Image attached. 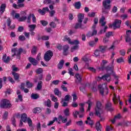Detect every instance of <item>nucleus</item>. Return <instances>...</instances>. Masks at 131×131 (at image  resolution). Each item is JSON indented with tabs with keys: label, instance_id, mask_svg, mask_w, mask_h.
Returning a JSON list of instances; mask_svg holds the SVG:
<instances>
[{
	"label": "nucleus",
	"instance_id": "a19ab883",
	"mask_svg": "<svg viewBox=\"0 0 131 131\" xmlns=\"http://www.w3.org/2000/svg\"><path fill=\"white\" fill-rule=\"evenodd\" d=\"M106 49H107V46H100L99 47V51L102 53H104L105 51H106Z\"/></svg>",
	"mask_w": 131,
	"mask_h": 131
},
{
	"label": "nucleus",
	"instance_id": "603ef678",
	"mask_svg": "<svg viewBox=\"0 0 131 131\" xmlns=\"http://www.w3.org/2000/svg\"><path fill=\"white\" fill-rule=\"evenodd\" d=\"M27 121L29 126H32V121L30 118H28Z\"/></svg>",
	"mask_w": 131,
	"mask_h": 131
},
{
	"label": "nucleus",
	"instance_id": "b1692460",
	"mask_svg": "<svg viewBox=\"0 0 131 131\" xmlns=\"http://www.w3.org/2000/svg\"><path fill=\"white\" fill-rule=\"evenodd\" d=\"M58 120L59 121H62L63 123H66L67 122V118L62 116H59Z\"/></svg>",
	"mask_w": 131,
	"mask_h": 131
},
{
	"label": "nucleus",
	"instance_id": "0e129e2a",
	"mask_svg": "<svg viewBox=\"0 0 131 131\" xmlns=\"http://www.w3.org/2000/svg\"><path fill=\"white\" fill-rule=\"evenodd\" d=\"M64 101L68 102L69 100H70V95H66L64 97V99H63Z\"/></svg>",
	"mask_w": 131,
	"mask_h": 131
},
{
	"label": "nucleus",
	"instance_id": "bb28decb",
	"mask_svg": "<svg viewBox=\"0 0 131 131\" xmlns=\"http://www.w3.org/2000/svg\"><path fill=\"white\" fill-rule=\"evenodd\" d=\"M21 119L24 122H27V115L26 114H23L21 115Z\"/></svg>",
	"mask_w": 131,
	"mask_h": 131
},
{
	"label": "nucleus",
	"instance_id": "72a5a7b5",
	"mask_svg": "<svg viewBox=\"0 0 131 131\" xmlns=\"http://www.w3.org/2000/svg\"><path fill=\"white\" fill-rule=\"evenodd\" d=\"M64 66V60H61L60 61L58 64V69H61L63 68V66Z\"/></svg>",
	"mask_w": 131,
	"mask_h": 131
},
{
	"label": "nucleus",
	"instance_id": "7ed1b4c3",
	"mask_svg": "<svg viewBox=\"0 0 131 131\" xmlns=\"http://www.w3.org/2000/svg\"><path fill=\"white\" fill-rule=\"evenodd\" d=\"M95 114L97 116L101 117V115L103 114V106H102V103L100 101L96 102V105L95 109Z\"/></svg>",
	"mask_w": 131,
	"mask_h": 131
},
{
	"label": "nucleus",
	"instance_id": "c756f323",
	"mask_svg": "<svg viewBox=\"0 0 131 131\" xmlns=\"http://www.w3.org/2000/svg\"><path fill=\"white\" fill-rule=\"evenodd\" d=\"M73 45H75V46L72 47L71 48V52H73L74 51H76V50H78V44H73Z\"/></svg>",
	"mask_w": 131,
	"mask_h": 131
},
{
	"label": "nucleus",
	"instance_id": "4c0bfd02",
	"mask_svg": "<svg viewBox=\"0 0 131 131\" xmlns=\"http://www.w3.org/2000/svg\"><path fill=\"white\" fill-rule=\"evenodd\" d=\"M37 74H40L43 72V70L41 68L37 69L35 71Z\"/></svg>",
	"mask_w": 131,
	"mask_h": 131
},
{
	"label": "nucleus",
	"instance_id": "338daca9",
	"mask_svg": "<svg viewBox=\"0 0 131 131\" xmlns=\"http://www.w3.org/2000/svg\"><path fill=\"white\" fill-rule=\"evenodd\" d=\"M96 15V13L95 12H91L88 13L89 17H95Z\"/></svg>",
	"mask_w": 131,
	"mask_h": 131
},
{
	"label": "nucleus",
	"instance_id": "393cba45",
	"mask_svg": "<svg viewBox=\"0 0 131 131\" xmlns=\"http://www.w3.org/2000/svg\"><path fill=\"white\" fill-rule=\"evenodd\" d=\"M31 52L32 55H36V53H37V47L35 46H33Z\"/></svg>",
	"mask_w": 131,
	"mask_h": 131
},
{
	"label": "nucleus",
	"instance_id": "c85d7f7f",
	"mask_svg": "<svg viewBox=\"0 0 131 131\" xmlns=\"http://www.w3.org/2000/svg\"><path fill=\"white\" fill-rule=\"evenodd\" d=\"M42 89V81H39L37 85L36 89L38 91H40Z\"/></svg>",
	"mask_w": 131,
	"mask_h": 131
},
{
	"label": "nucleus",
	"instance_id": "423d86ee",
	"mask_svg": "<svg viewBox=\"0 0 131 131\" xmlns=\"http://www.w3.org/2000/svg\"><path fill=\"white\" fill-rule=\"evenodd\" d=\"M40 56H41V53H39L36 57V60L35 58H32L31 57H29L28 60L30 63H31L33 66H36L38 64V61L40 60L39 58H40Z\"/></svg>",
	"mask_w": 131,
	"mask_h": 131
},
{
	"label": "nucleus",
	"instance_id": "9d476101",
	"mask_svg": "<svg viewBox=\"0 0 131 131\" xmlns=\"http://www.w3.org/2000/svg\"><path fill=\"white\" fill-rule=\"evenodd\" d=\"M126 37L125 40L126 42H128L129 46H131V39H130V35H131V30H128L126 32Z\"/></svg>",
	"mask_w": 131,
	"mask_h": 131
},
{
	"label": "nucleus",
	"instance_id": "f704fd0d",
	"mask_svg": "<svg viewBox=\"0 0 131 131\" xmlns=\"http://www.w3.org/2000/svg\"><path fill=\"white\" fill-rule=\"evenodd\" d=\"M60 103L62 104L63 107H66L67 106H68V103L66 102V101L64 100V98L61 99Z\"/></svg>",
	"mask_w": 131,
	"mask_h": 131
},
{
	"label": "nucleus",
	"instance_id": "79ce46f5",
	"mask_svg": "<svg viewBox=\"0 0 131 131\" xmlns=\"http://www.w3.org/2000/svg\"><path fill=\"white\" fill-rule=\"evenodd\" d=\"M74 7L76 9H80V7H81V4H80V2H76L74 4Z\"/></svg>",
	"mask_w": 131,
	"mask_h": 131
},
{
	"label": "nucleus",
	"instance_id": "ddd939ff",
	"mask_svg": "<svg viewBox=\"0 0 131 131\" xmlns=\"http://www.w3.org/2000/svg\"><path fill=\"white\" fill-rule=\"evenodd\" d=\"M54 93L55 96H57L58 98H61L62 97V92L59 90V89L55 88L54 90Z\"/></svg>",
	"mask_w": 131,
	"mask_h": 131
},
{
	"label": "nucleus",
	"instance_id": "69168bd1",
	"mask_svg": "<svg viewBox=\"0 0 131 131\" xmlns=\"http://www.w3.org/2000/svg\"><path fill=\"white\" fill-rule=\"evenodd\" d=\"M64 113L66 116L69 115V108H67L64 110Z\"/></svg>",
	"mask_w": 131,
	"mask_h": 131
},
{
	"label": "nucleus",
	"instance_id": "f257e3e1",
	"mask_svg": "<svg viewBox=\"0 0 131 131\" xmlns=\"http://www.w3.org/2000/svg\"><path fill=\"white\" fill-rule=\"evenodd\" d=\"M106 71L107 74L102 76V77H99V80L103 79V80H106L107 82H110V80L111 78L110 77V75L113 73V66L110 67L107 66L106 67Z\"/></svg>",
	"mask_w": 131,
	"mask_h": 131
},
{
	"label": "nucleus",
	"instance_id": "aec40b11",
	"mask_svg": "<svg viewBox=\"0 0 131 131\" xmlns=\"http://www.w3.org/2000/svg\"><path fill=\"white\" fill-rule=\"evenodd\" d=\"M7 7L6 4H2L0 7V12L2 14H4L5 11H6V8Z\"/></svg>",
	"mask_w": 131,
	"mask_h": 131
},
{
	"label": "nucleus",
	"instance_id": "2f4dec72",
	"mask_svg": "<svg viewBox=\"0 0 131 131\" xmlns=\"http://www.w3.org/2000/svg\"><path fill=\"white\" fill-rule=\"evenodd\" d=\"M31 98L33 100H36L39 98V96L37 94L32 93L31 95Z\"/></svg>",
	"mask_w": 131,
	"mask_h": 131
},
{
	"label": "nucleus",
	"instance_id": "49530a36",
	"mask_svg": "<svg viewBox=\"0 0 131 131\" xmlns=\"http://www.w3.org/2000/svg\"><path fill=\"white\" fill-rule=\"evenodd\" d=\"M69 74L72 76H74V73L73 72V70L72 68H69L68 69Z\"/></svg>",
	"mask_w": 131,
	"mask_h": 131
},
{
	"label": "nucleus",
	"instance_id": "774afa93",
	"mask_svg": "<svg viewBox=\"0 0 131 131\" xmlns=\"http://www.w3.org/2000/svg\"><path fill=\"white\" fill-rule=\"evenodd\" d=\"M18 9H20V8H24L25 5L24 3H18Z\"/></svg>",
	"mask_w": 131,
	"mask_h": 131
},
{
	"label": "nucleus",
	"instance_id": "bf43d9fd",
	"mask_svg": "<svg viewBox=\"0 0 131 131\" xmlns=\"http://www.w3.org/2000/svg\"><path fill=\"white\" fill-rule=\"evenodd\" d=\"M32 18L33 23H36V17H35V15L34 14H32Z\"/></svg>",
	"mask_w": 131,
	"mask_h": 131
},
{
	"label": "nucleus",
	"instance_id": "c9c22d12",
	"mask_svg": "<svg viewBox=\"0 0 131 131\" xmlns=\"http://www.w3.org/2000/svg\"><path fill=\"white\" fill-rule=\"evenodd\" d=\"M41 112V108L40 107H36L34 108L33 112L35 114H36V113H39V112Z\"/></svg>",
	"mask_w": 131,
	"mask_h": 131
},
{
	"label": "nucleus",
	"instance_id": "20e7f679",
	"mask_svg": "<svg viewBox=\"0 0 131 131\" xmlns=\"http://www.w3.org/2000/svg\"><path fill=\"white\" fill-rule=\"evenodd\" d=\"M111 1L110 0H104L102 2V5L104 9H102L103 13L107 14L108 13V10L111 9Z\"/></svg>",
	"mask_w": 131,
	"mask_h": 131
},
{
	"label": "nucleus",
	"instance_id": "052dcab7",
	"mask_svg": "<svg viewBox=\"0 0 131 131\" xmlns=\"http://www.w3.org/2000/svg\"><path fill=\"white\" fill-rule=\"evenodd\" d=\"M82 60H83V61H84V62H85V63H88V62H90V61H91V59L84 57L82 58Z\"/></svg>",
	"mask_w": 131,
	"mask_h": 131
},
{
	"label": "nucleus",
	"instance_id": "e2e57ef3",
	"mask_svg": "<svg viewBox=\"0 0 131 131\" xmlns=\"http://www.w3.org/2000/svg\"><path fill=\"white\" fill-rule=\"evenodd\" d=\"M8 80L11 82V83H15V81L14 80V79L12 78V77H8Z\"/></svg>",
	"mask_w": 131,
	"mask_h": 131
},
{
	"label": "nucleus",
	"instance_id": "13d9d810",
	"mask_svg": "<svg viewBox=\"0 0 131 131\" xmlns=\"http://www.w3.org/2000/svg\"><path fill=\"white\" fill-rule=\"evenodd\" d=\"M8 115H9V112L7 111H6L3 115V119H4L5 120L7 119V118L8 117Z\"/></svg>",
	"mask_w": 131,
	"mask_h": 131
},
{
	"label": "nucleus",
	"instance_id": "5701e85b",
	"mask_svg": "<svg viewBox=\"0 0 131 131\" xmlns=\"http://www.w3.org/2000/svg\"><path fill=\"white\" fill-rule=\"evenodd\" d=\"M107 63H108V61L103 60L102 63H101V67H99L98 69L100 70H103L104 67L106 65V64H107Z\"/></svg>",
	"mask_w": 131,
	"mask_h": 131
},
{
	"label": "nucleus",
	"instance_id": "ea45409f",
	"mask_svg": "<svg viewBox=\"0 0 131 131\" xmlns=\"http://www.w3.org/2000/svg\"><path fill=\"white\" fill-rule=\"evenodd\" d=\"M86 103L88 104L87 111H90V110H91V107H92V105H93V102L91 101V100H88Z\"/></svg>",
	"mask_w": 131,
	"mask_h": 131
},
{
	"label": "nucleus",
	"instance_id": "09e8293b",
	"mask_svg": "<svg viewBox=\"0 0 131 131\" xmlns=\"http://www.w3.org/2000/svg\"><path fill=\"white\" fill-rule=\"evenodd\" d=\"M105 129L106 131H113V127H112V126H106Z\"/></svg>",
	"mask_w": 131,
	"mask_h": 131
},
{
	"label": "nucleus",
	"instance_id": "4d7b16f0",
	"mask_svg": "<svg viewBox=\"0 0 131 131\" xmlns=\"http://www.w3.org/2000/svg\"><path fill=\"white\" fill-rule=\"evenodd\" d=\"M60 82V81L59 80H54L52 82V84H54L55 85H57L59 84V83Z\"/></svg>",
	"mask_w": 131,
	"mask_h": 131
},
{
	"label": "nucleus",
	"instance_id": "1a4fd4ad",
	"mask_svg": "<svg viewBox=\"0 0 131 131\" xmlns=\"http://www.w3.org/2000/svg\"><path fill=\"white\" fill-rule=\"evenodd\" d=\"M121 24V20L119 19L115 20L114 23L113 24L108 25L110 28H113V29H116V28H119Z\"/></svg>",
	"mask_w": 131,
	"mask_h": 131
},
{
	"label": "nucleus",
	"instance_id": "c03bdc74",
	"mask_svg": "<svg viewBox=\"0 0 131 131\" xmlns=\"http://www.w3.org/2000/svg\"><path fill=\"white\" fill-rule=\"evenodd\" d=\"M79 114V112L75 110L73 112V115L75 118H77V116Z\"/></svg>",
	"mask_w": 131,
	"mask_h": 131
},
{
	"label": "nucleus",
	"instance_id": "6ab92c4d",
	"mask_svg": "<svg viewBox=\"0 0 131 131\" xmlns=\"http://www.w3.org/2000/svg\"><path fill=\"white\" fill-rule=\"evenodd\" d=\"M50 16L53 17V16H54V15H55V13H56V12L54 10V6L50 5Z\"/></svg>",
	"mask_w": 131,
	"mask_h": 131
},
{
	"label": "nucleus",
	"instance_id": "58836bf2",
	"mask_svg": "<svg viewBox=\"0 0 131 131\" xmlns=\"http://www.w3.org/2000/svg\"><path fill=\"white\" fill-rule=\"evenodd\" d=\"M26 86L28 89H31L33 86V84L28 81L26 82Z\"/></svg>",
	"mask_w": 131,
	"mask_h": 131
},
{
	"label": "nucleus",
	"instance_id": "a18cd8bd",
	"mask_svg": "<svg viewBox=\"0 0 131 131\" xmlns=\"http://www.w3.org/2000/svg\"><path fill=\"white\" fill-rule=\"evenodd\" d=\"M40 23L42 25V26H47V25H48V24H49V23L45 20H40Z\"/></svg>",
	"mask_w": 131,
	"mask_h": 131
},
{
	"label": "nucleus",
	"instance_id": "9b49d317",
	"mask_svg": "<svg viewBox=\"0 0 131 131\" xmlns=\"http://www.w3.org/2000/svg\"><path fill=\"white\" fill-rule=\"evenodd\" d=\"M47 12H50V10L48 7H45L43 8L42 10L39 9L38 10V12L40 14V15H42V16L46 15V13H47Z\"/></svg>",
	"mask_w": 131,
	"mask_h": 131
},
{
	"label": "nucleus",
	"instance_id": "f03ea898",
	"mask_svg": "<svg viewBox=\"0 0 131 131\" xmlns=\"http://www.w3.org/2000/svg\"><path fill=\"white\" fill-rule=\"evenodd\" d=\"M105 17L102 16L100 20L99 23L101 24V30L98 32V34H102V33H105L106 32V30L108 29V26H106V21H105Z\"/></svg>",
	"mask_w": 131,
	"mask_h": 131
},
{
	"label": "nucleus",
	"instance_id": "8fccbe9b",
	"mask_svg": "<svg viewBox=\"0 0 131 131\" xmlns=\"http://www.w3.org/2000/svg\"><path fill=\"white\" fill-rule=\"evenodd\" d=\"M42 40H49L50 39V36H41Z\"/></svg>",
	"mask_w": 131,
	"mask_h": 131
},
{
	"label": "nucleus",
	"instance_id": "864d4df0",
	"mask_svg": "<svg viewBox=\"0 0 131 131\" xmlns=\"http://www.w3.org/2000/svg\"><path fill=\"white\" fill-rule=\"evenodd\" d=\"M12 124H13L14 126H16V119H15V117L13 116L12 118H11Z\"/></svg>",
	"mask_w": 131,
	"mask_h": 131
},
{
	"label": "nucleus",
	"instance_id": "39448f33",
	"mask_svg": "<svg viewBox=\"0 0 131 131\" xmlns=\"http://www.w3.org/2000/svg\"><path fill=\"white\" fill-rule=\"evenodd\" d=\"M0 107L3 109H10L12 107V103L9 100L4 99L1 101Z\"/></svg>",
	"mask_w": 131,
	"mask_h": 131
},
{
	"label": "nucleus",
	"instance_id": "473e14b6",
	"mask_svg": "<svg viewBox=\"0 0 131 131\" xmlns=\"http://www.w3.org/2000/svg\"><path fill=\"white\" fill-rule=\"evenodd\" d=\"M96 128L97 131H101V129L102 128V126L100 124L99 122H97L96 124Z\"/></svg>",
	"mask_w": 131,
	"mask_h": 131
},
{
	"label": "nucleus",
	"instance_id": "4468645a",
	"mask_svg": "<svg viewBox=\"0 0 131 131\" xmlns=\"http://www.w3.org/2000/svg\"><path fill=\"white\" fill-rule=\"evenodd\" d=\"M21 15H23V16L20 17L18 19V21L20 22H23V21H25V20L27 19V16H26V12L25 11H22Z\"/></svg>",
	"mask_w": 131,
	"mask_h": 131
},
{
	"label": "nucleus",
	"instance_id": "a211bd4d",
	"mask_svg": "<svg viewBox=\"0 0 131 131\" xmlns=\"http://www.w3.org/2000/svg\"><path fill=\"white\" fill-rule=\"evenodd\" d=\"M69 45H64L63 47V54L64 55V56H66L67 55V51L68 50H69Z\"/></svg>",
	"mask_w": 131,
	"mask_h": 131
},
{
	"label": "nucleus",
	"instance_id": "680f3d73",
	"mask_svg": "<svg viewBox=\"0 0 131 131\" xmlns=\"http://www.w3.org/2000/svg\"><path fill=\"white\" fill-rule=\"evenodd\" d=\"M44 105L45 106H47V107H50V99H48L47 101H45Z\"/></svg>",
	"mask_w": 131,
	"mask_h": 131
},
{
	"label": "nucleus",
	"instance_id": "de8ad7c7",
	"mask_svg": "<svg viewBox=\"0 0 131 131\" xmlns=\"http://www.w3.org/2000/svg\"><path fill=\"white\" fill-rule=\"evenodd\" d=\"M80 105V112H83L84 111V108L83 107V106H84V103H80L79 104Z\"/></svg>",
	"mask_w": 131,
	"mask_h": 131
},
{
	"label": "nucleus",
	"instance_id": "f3484780",
	"mask_svg": "<svg viewBox=\"0 0 131 131\" xmlns=\"http://www.w3.org/2000/svg\"><path fill=\"white\" fill-rule=\"evenodd\" d=\"M44 60L46 62L50 61V50L47 51L44 55Z\"/></svg>",
	"mask_w": 131,
	"mask_h": 131
},
{
	"label": "nucleus",
	"instance_id": "37998d69",
	"mask_svg": "<svg viewBox=\"0 0 131 131\" xmlns=\"http://www.w3.org/2000/svg\"><path fill=\"white\" fill-rule=\"evenodd\" d=\"M29 28H30V31H33L36 27V25H29Z\"/></svg>",
	"mask_w": 131,
	"mask_h": 131
},
{
	"label": "nucleus",
	"instance_id": "6e6d98bb",
	"mask_svg": "<svg viewBox=\"0 0 131 131\" xmlns=\"http://www.w3.org/2000/svg\"><path fill=\"white\" fill-rule=\"evenodd\" d=\"M100 50H95V52H94V55L95 56V57H99V56H100Z\"/></svg>",
	"mask_w": 131,
	"mask_h": 131
},
{
	"label": "nucleus",
	"instance_id": "7c9ffc66",
	"mask_svg": "<svg viewBox=\"0 0 131 131\" xmlns=\"http://www.w3.org/2000/svg\"><path fill=\"white\" fill-rule=\"evenodd\" d=\"M121 117V116H120V114H118L116 115L115 118L111 120L112 123H115V121L117 120V119H120V118Z\"/></svg>",
	"mask_w": 131,
	"mask_h": 131
},
{
	"label": "nucleus",
	"instance_id": "3c124183",
	"mask_svg": "<svg viewBox=\"0 0 131 131\" xmlns=\"http://www.w3.org/2000/svg\"><path fill=\"white\" fill-rule=\"evenodd\" d=\"M117 63H122L124 62V59H123V58L122 57H120L117 59Z\"/></svg>",
	"mask_w": 131,
	"mask_h": 131
},
{
	"label": "nucleus",
	"instance_id": "a878e982",
	"mask_svg": "<svg viewBox=\"0 0 131 131\" xmlns=\"http://www.w3.org/2000/svg\"><path fill=\"white\" fill-rule=\"evenodd\" d=\"M75 78H76V82H80L81 81V75L79 73L75 74Z\"/></svg>",
	"mask_w": 131,
	"mask_h": 131
},
{
	"label": "nucleus",
	"instance_id": "0eeeda50",
	"mask_svg": "<svg viewBox=\"0 0 131 131\" xmlns=\"http://www.w3.org/2000/svg\"><path fill=\"white\" fill-rule=\"evenodd\" d=\"M63 41H67L70 45H79V41L78 40H74L71 41V39L68 36L65 35L62 39Z\"/></svg>",
	"mask_w": 131,
	"mask_h": 131
},
{
	"label": "nucleus",
	"instance_id": "f8f14e48",
	"mask_svg": "<svg viewBox=\"0 0 131 131\" xmlns=\"http://www.w3.org/2000/svg\"><path fill=\"white\" fill-rule=\"evenodd\" d=\"M106 85H107V84L106 83H104L99 85L98 86L100 91V93L101 94V95H102V96L104 95V88H106Z\"/></svg>",
	"mask_w": 131,
	"mask_h": 131
},
{
	"label": "nucleus",
	"instance_id": "2eb2a0df",
	"mask_svg": "<svg viewBox=\"0 0 131 131\" xmlns=\"http://www.w3.org/2000/svg\"><path fill=\"white\" fill-rule=\"evenodd\" d=\"M85 123L89 124L91 127H93V125H94V121L91 119V117H88L87 120L85 121Z\"/></svg>",
	"mask_w": 131,
	"mask_h": 131
},
{
	"label": "nucleus",
	"instance_id": "cd10ccee",
	"mask_svg": "<svg viewBox=\"0 0 131 131\" xmlns=\"http://www.w3.org/2000/svg\"><path fill=\"white\" fill-rule=\"evenodd\" d=\"M21 53H22V48H20L18 49L17 53L16 54V58L20 60L21 59Z\"/></svg>",
	"mask_w": 131,
	"mask_h": 131
},
{
	"label": "nucleus",
	"instance_id": "6e6552de",
	"mask_svg": "<svg viewBox=\"0 0 131 131\" xmlns=\"http://www.w3.org/2000/svg\"><path fill=\"white\" fill-rule=\"evenodd\" d=\"M84 19V15L81 13L79 14L78 15V23L76 24L75 28L77 29V28H80L81 27V23H82V20Z\"/></svg>",
	"mask_w": 131,
	"mask_h": 131
},
{
	"label": "nucleus",
	"instance_id": "dca6fc26",
	"mask_svg": "<svg viewBox=\"0 0 131 131\" xmlns=\"http://www.w3.org/2000/svg\"><path fill=\"white\" fill-rule=\"evenodd\" d=\"M2 60L4 62V63L8 64V63L10 62V60H11V58H10V56H7V54H5L4 55H3Z\"/></svg>",
	"mask_w": 131,
	"mask_h": 131
},
{
	"label": "nucleus",
	"instance_id": "e433bc0d",
	"mask_svg": "<svg viewBox=\"0 0 131 131\" xmlns=\"http://www.w3.org/2000/svg\"><path fill=\"white\" fill-rule=\"evenodd\" d=\"M50 97L51 98V101H52V102H54L55 103H57L58 102V98L56 97L55 95H51Z\"/></svg>",
	"mask_w": 131,
	"mask_h": 131
},
{
	"label": "nucleus",
	"instance_id": "412c9836",
	"mask_svg": "<svg viewBox=\"0 0 131 131\" xmlns=\"http://www.w3.org/2000/svg\"><path fill=\"white\" fill-rule=\"evenodd\" d=\"M12 74L13 76L14 80H18L20 78V75L15 72H12Z\"/></svg>",
	"mask_w": 131,
	"mask_h": 131
},
{
	"label": "nucleus",
	"instance_id": "4be33fe9",
	"mask_svg": "<svg viewBox=\"0 0 131 131\" xmlns=\"http://www.w3.org/2000/svg\"><path fill=\"white\" fill-rule=\"evenodd\" d=\"M113 101L114 103V104H117L119 101H120V98H119V96H116V95L114 94V97L113 98Z\"/></svg>",
	"mask_w": 131,
	"mask_h": 131
},
{
	"label": "nucleus",
	"instance_id": "5fc2aeb1",
	"mask_svg": "<svg viewBox=\"0 0 131 131\" xmlns=\"http://www.w3.org/2000/svg\"><path fill=\"white\" fill-rule=\"evenodd\" d=\"M18 38L21 41H24V40L26 39V38H25V36L24 35L19 36Z\"/></svg>",
	"mask_w": 131,
	"mask_h": 131
}]
</instances>
